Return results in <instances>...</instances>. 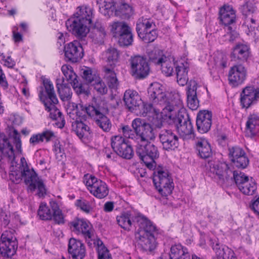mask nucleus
<instances>
[{
  "mask_svg": "<svg viewBox=\"0 0 259 259\" xmlns=\"http://www.w3.org/2000/svg\"><path fill=\"white\" fill-rule=\"evenodd\" d=\"M131 72L137 78H144L149 73L150 67L146 58L137 55L131 57L129 60Z\"/></svg>",
  "mask_w": 259,
  "mask_h": 259,
  "instance_id": "12",
  "label": "nucleus"
},
{
  "mask_svg": "<svg viewBox=\"0 0 259 259\" xmlns=\"http://www.w3.org/2000/svg\"><path fill=\"white\" fill-rule=\"evenodd\" d=\"M41 136L42 142L45 141L48 142L52 140V139L55 137L54 133L49 130H46L40 133Z\"/></svg>",
  "mask_w": 259,
  "mask_h": 259,
  "instance_id": "63",
  "label": "nucleus"
},
{
  "mask_svg": "<svg viewBox=\"0 0 259 259\" xmlns=\"http://www.w3.org/2000/svg\"><path fill=\"white\" fill-rule=\"evenodd\" d=\"M65 58L73 63L79 61L83 56V49L77 41H74L64 47Z\"/></svg>",
  "mask_w": 259,
  "mask_h": 259,
  "instance_id": "17",
  "label": "nucleus"
},
{
  "mask_svg": "<svg viewBox=\"0 0 259 259\" xmlns=\"http://www.w3.org/2000/svg\"><path fill=\"white\" fill-rule=\"evenodd\" d=\"M148 57L149 61L157 66H159L166 57L163 51L160 50H154L149 52Z\"/></svg>",
  "mask_w": 259,
  "mask_h": 259,
  "instance_id": "45",
  "label": "nucleus"
},
{
  "mask_svg": "<svg viewBox=\"0 0 259 259\" xmlns=\"http://www.w3.org/2000/svg\"><path fill=\"white\" fill-rule=\"evenodd\" d=\"M113 69L114 68H109L108 66H104L103 68L104 79L111 89L116 88L118 84V80Z\"/></svg>",
  "mask_w": 259,
  "mask_h": 259,
  "instance_id": "38",
  "label": "nucleus"
},
{
  "mask_svg": "<svg viewBox=\"0 0 259 259\" xmlns=\"http://www.w3.org/2000/svg\"><path fill=\"white\" fill-rule=\"evenodd\" d=\"M83 182L90 193L99 199L106 197L109 193L106 184L95 177L89 174L84 176Z\"/></svg>",
  "mask_w": 259,
  "mask_h": 259,
  "instance_id": "10",
  "label": "nucleus"
},
{
  "mask_svg": "<svg viewBox=\"0 0 259 259\" xmlns=\"http://www.w3.org/2000/svg\"><path fill=\"white\" fill-rule=\"evenodd\" d=\"M61 70L66 80L71 85L77 79V76L71 66L63 65L61 67Z\"/></svg>",
  "mask_w": 259,
  "mask_h": 259,
  "instance_id": "47",
  "label": "nucleus"
},
{
  "mask_svg": "<svg viewBox=\"0 0 259 259\" xmlns=\"http://www.w3.org/2000/svg\"><path fill=\"white\" fill-rule=\"evenodd\" d=\"M20 170L12 171L10 174V179L14 183H19L23 179V168L22 165L20 167Z\"/></svg>",
  "mask_w": 259,
  "mask_h": 259,
  "instance_id": "59",
  "label": "nucleus"
},
{
  "mask_svg": "<svg viewBox=\"0 0 259 259\" xmlns=\"http://www.w3.org/2000/svg\"><path fill=\"white\" fill-rule=\"evenodd\" d=\"M229 151V156L232 162L245 153L242 148L237 146L230 148Z\"/></svg>",
  "mask_w": 259,
  "mask_h": 259,
  "instance_id": "57",
  "label": "nucleus"
},
{
  "mask_svg": "<svg viewBox=\"0 0 259 259\" xmlns=\"http://www.w3.org/2000/svg\"><path fill=\"white\" fill-rule=\"evenodd\" d=\"M139 229L135 234L138 243L143 250L151 251L155 249L156 242L155 235L156 228L148 220L144 218L138 219Z\"/></svg>",
  "mask_w": 259,
  "mask_h": 259,
  "instance_id": "2",
  "label": "nucleus"
},
{
  "mask_svg": "<svg viewBox=\"0 0 259 259\" xmlns=\"http://www.w3.org/2000/svg\"><path fill=\"white\" fill-rule=\"evenodd\" d=\"M121 130L123 135L129 139H134L135 140L136 134L134 131L128 125H122Z\"/></svg>",
  "mask_w": 259,
  "mask_h": 259,
  "instance_id": "60",
  "label": "nucleus"
},
{
  "mask_svg": "<svg viewBox=\"0 0 259 259\" xmlns=\"http://www.w3.org/2000/svg\"><path fill=\"white\" fill-rule=\"evenodd\" d=\"M184 105L181 95L178 92L171 93L170 101L167 102L164 107L162 108L161 116L164 119L171 118L179 113L185 112Z\"/></svg>",
  "mask_w": 259,
  "mask_h": 259,
  "instance_id": "9",
  "label": "nucleus"
},
{
  "mask_svg": "<svg viewBox=\"0 0 259 259\" xmlns=\"http://www.w3.org/2000/svg\"><path fill=\"white\" fill-rule=\"evenodd\" d=\"M75 205L85 213H90L93 210L92 203L85 199H77L75 202Z\"/></svg>",
  "mask_w": 259,
  "mask_h": 259,
  "instance_id": "52",
  "label": "nucleus"
},
{
  "mask_svg": "<svg viewBox=\"0 0 259 259\" xmlns=\"http://www.w3.org/2000/svg\"><path fill=\"white\" fill-rule=\"evenodd\" d=\"M159 138L165 150H174L179 146V137L171 130H161L159 134Z\"/></svg>",
  "mask_w": 259,
  "mask_h": 259,
  "instance_id": "15",
  "label": "nucleus"
},
{
  "mask_svg": "<svg viewBox=\"0 0 259 259\" xmlns=\"http://www.w3.org/2000/svg\"><path fill=\"white\" fill-rule=\"evenodd\" d=\"M92 118H94L96 124L104 132H109L111 129L112 123L110 119L103 114L98 108H97Z\"/></svg>",
  "mask_w": 259,
  "mask_h": 259,
  "instance_id": "26",
  "label": "nucleus"
},
{
  "mask_svg": "<svg viewBox=\"0 0 259 259\" xmlns=\"http://www.w3.org/2000/svg\"><path fill=\"white\" fill-rule=\"evenodd\" d=\"M159 66H160L162 72L166 76L172 75L174 72V68L176 67L175 66L174 60L167 56L161 64H160Z\"/></svg>",
  "mask_w": 259,
  "mask_h": 259,
  "instance_id": "42",
  "label": "nucleus"
},
{
  "mask_svg": "<svg viewBox=\"0 0 259 259\" xmlns=\"http://www.w3.org/2000/svg\"><path fill=\"white\" fill-rule=\"evenodd\" d=\"M154 184L159 193L163 197L169 195L174 189L172 179L168 171L163 168H158L154 171Z\"/></svg>",
  "mask_w": 259,
  "mask_h": 259,
  "instance_id": "6",
  "label": "nucleus"
},
{
  "mask_svg": "<svg viewBox=\"0 0 259 259\" xmlns=\"http://www.w3.org/2000/svg\"><path fill=\"white\" fill-rule=\"evenodd\" d=\"M6 132L8 137L0 134V151L11 159L15 157V152L22 153L20 135L13 126H8Z\"/></svg>",
  "mask_w": 259,
  "mask_h": 259,
  "instance_id": "3",
  "label": "nucleus"
},
{
  "mask_svg": "<svg viewBox=\"0 0 259 259\" xmlns=\"http://www.w3.org/2000/svg\"><path fill=\"white\" fill-rule=\"evenodd\" d=\"M53 211L50 204L48 206L46 203H41L37 211L38 215L42 220H51L53 218Z\"/></svg>",
  "mask_w": 259,
  "mask_h": 259,
  "instance_id": "44",
  "label": "nucleus"
},
{
  "mask_svg": "<svg viewBox=\"0 0 259 259\" xmlns=\"http://www.w3.org/2000/svg\"><path fill=\"white\" fill-rule=\"evenodd\" d=\"M118 225L123 229L129 231L132 226L130 214L128 212H123L116 218Z\"/></svg>",
  "mask_w": 259,
  "mask_h": 259,
  "instance_id": "49",
  "label": "nucleus"
},
{
  "mask_svg": "<svg viewBox=\"0 0 259 259\" xmlns=\"http://www.w3.org/2000/svg\"><path fill=\"white\" fill-rule=\"evenodd\" d=\"M213 249L218 259H237L234 251L228 247L217 243L213 247Z\"/></svg>",
  "mask_w": 259,
  "mask_h": 259,
  "instance_id": "31",
  "label": "nucleus"
},
{
  "mask_svg": "<svg viewBox=\"0 0 259 259\" xmlns=\"http://www.w3.org/2000/svg\"><path fill=\"white\" fill-rule=\"evenodd\" d=\"M123 101L126 107L131 111L140 109V107L143 104V101L138 93L131 90L125 92Z\"/></svg>",
  "mask_w": 259,
  "mask_h": 259,
  "instance_id": "21",
  "label": "nucleus"
},
{
  "mask_svg": "<svg viewBox=\"0 0 259 259\" xmlns=\"http://www.w3.org/2000/svg\"><path fill=\"white\" fill-rule=\"evenodd\" d=\"M238 189L241 192L246 195H252L256 190V185L252 179L244 182L243 185L239 186Z\"/></svg>",
  "mask_w": 259,
  "mask_h": 259,
  "instance_id": "46",
  "label": "nucleus"
},
{
  "mask_svg": "<svg viewBox=\"0 0 259 259\" xmlns=\"http://www.w3.org/2000/svg\"><path fill=\"white\" fill-rule=\"evenodd\" d=\"M17 242L14 231L6 230L3 233L0 240V253L3 256L11 257L16 251Z\"/></svg>",
  "mask_w": 259,
  "mask_h": 259,
  "instance_id": "11",
  "label": "nucleus"
},
{
  "mask_svg": "<svg viewBox=\"0 0 259 259\" xmlns=\"http://www.w3.org/2000/svg\"><path fill=\"white\" fill-rule=\"evenodd\" d=\"M259 125V116L256 114H252L249 116L246 124L247 132H249L251 136H254L257 133L256 127Z\"/></svg>",
  "mask_w": 259,
  "mask_h": 259,
  "instance_id": "41",
  "label": "nucleus"
},
{
  "mask_svg": "<svg viewBox=\"0 0 259 259\" xmlns=\"http://www.w3.org/2000/svg\"><path fill=\"white\" fill-rule=\"evenodd\" d=\"M188 70L189 67L187 63H181L176 67L177 81L179 85L184 86L187 83Z\"/></svg>",
  "mask_w": 259,
  "mask_h": 259,
  "instance_id": "32",
  "label": "nucleus"
},
{
  "mask_svg": "<svg viewBox=\"0 0 259 259\" xmlns=\"http://www.w3.org/2000/svg\"><path fill=\"white\" fill-rule=\"evenodd\" d=\"M116 38L118 39V42L120 46L127 47L131 45L133 42V35L132 32V29H130Z\"/></svg>",
  "mask_w": 259,
  "mask_h": 259,
  "instance_id": "50",
  "label": "nucleus"
},
{
  "mask_svg": "<svg viewBox=\"0 0 259 259\" xmlns=\"http://www.w3.org/2000/svg\"><path fill=\"white\" fill-rule=\"evenodd\" d=\"M259 99L256 89L253 87H246L241 93V103L243 108H247Z\"/></svg>",
  "mask_w": 259,
  "mask_h": 259,
  "instance_id": "23",
  "label": "nucleus"
},
{
  "mask_svg": "<svg viewBox=\"0 0 259 259\" xmlns=\"http://www.w3.org/2000/svg\"><path fill=\"white\" fill-rule=\"evenodd\" d=\"M106 56L108 63L106 66H108L109 68H114L119 56L117 50L113 48L108 49L106 52Z\"/></svg>",
  "mask_w": 259,
  "mask_h": 259,
  "instance_id": "48",
  "label": "nucleus"
},
{
  "mask_svg": "<svg viewBox=\"0 0 259 259\" xmlns=\"http://www.w3.org/2000/svg\"><path fill=\"white\" fill-rule=\"evenodd\" d=\"M211 112L207 110L200 111L197 116L196 125L197 131L201 134L206 133L212 124Z\"/></svg>",
  "mask_w": 259,
  "mask_h": 259,
  "instance_id": "19",
  "label": "nucleus"
},
{
  "mask_svg": "<svg viewBox=\"0 0 259 259\" xmlns=\"http://www.w3.org/2000/svg\"><path fill=\"white\" fill-rule=\"evenodd\" d=\"M106 35L105 28L100 24H96L93 28L91 36L96 43L102 44Z\"/></svg>",
  "mask_w": 259,
  "mask_h": 259,
  "instance_id": "39",
  "label": "nucleus"
},
{
  "mask_svg": "<svg viewBox=\"0 0 259 259\" xmlns=\"http://www.w3.org/2000/svg\"><path fill=\"white\" fill-rule=\"evenodd\" d=\"M248 56V47L244 44H238L233 48L231 58L232 61L244 62L247 60Z\"/></svg>",
  "mask_w": 259,
  "mask_h": 259,
  "instance_id": "27",
  "label": "nucleus"
},
{
  "mask_svg": "<svg viewBox=\"0 0 259 259\" xmlns=\"http://www.w3.org/2000/svg\"><path fill=\"white\" fill-rule=\"evenodd\" d=\"M50 206L53 211V218L56 224H63L65 223L64 216L60 209L58 203L55 201L50 202Z\"/></svg>",
  "mask_w": 259,
  "mask_h": 259,
  "instance_id": "43",
  "label": "nucleus"
},
{
  "mask_svg": "<svg viewBox=\"0 0 259 259\" xmlns=\"http://www.w3.org/2000/svg\"><path fill=\"white\" fill-rule=\"evenodd\" d=\"M78 225H82L81 234H83L85 238H91L93 230L91 224L89 222L84 220V222H80L78 223Z\"/></svg>",
  "mask_w": 259,
  "mask_h": 259,
  "instance_id": "56",
  "label": "nucleus"
},
{
  "mask_svg": "<svg viewBox=\"0 0 259 259\" xmlns=\"http://www.w3.org/2000/svg\"><path fill=\"white\" fill-rule=\"evenodd\" d=\"M209 164L210 172L215 175L214 178L218 179V182L222 185L233 179L239 188L249 180L248 177L243 172L238 170L233 171L225 162L217 161L210 162Z\"/></svg>",
  "mask_w": 259,
  "mask_h": 259,
  "instance_id": "1",
  "label": "nucleus"
},
{
  "mask_svg": "<svg viewBox=\"0 0 259 259\" xmlns=\"http://www.w3.org/2000/svg\"><path fill=\"white\" fill-rule=\"evenodd\" d=\"M153 105H154L152 103H144L143 101L140 109L138 110L141 112L143 116H146L148 114H152L154 117L153 120L152 121L153 124L156 127L160 128L162 125V121L161 120H157V118L159 113L161 114L162 108L157 106L154 107Z\"/></svg>",
  "mask_w": 259,
  "mask_h": 259,
  "instance_id": "20",
  "label": "nucleus"
},
{
  "mask_svg": "<svg viewBox=\"0 0 259 259\" xmlns=\"http://www.w3.org/2000/svg\"><path fill=\"white\" fill-rule=\"evenodd\" d=\"M196 148L199 155L203 159L208 158L212 155L210 144L205 139H200L196 143Z\"/></svg>",
  "mask_w": 259,
  "mask_h": 259,
  "instance_id": "36",
  "label": "nucleus"
},
{
  "mask_svg": "<svg viewBox=\"0 0 259 259\" xmlns=\"http://www.w3.org/2000/svg\"><path fill=\"white\" fill-rule=\"evenodd\" d=\"M153 27H155V25L153 20L150 19L142 17L137 22L136 30L139 36H141V35H143V33Z\"/></svg>",
  "mask_w": 259,
  "mask_h": 259,
  "instance_id": "34",
  "label": "nucleus"
},
{
  "mask_svg": "<svg viewBox=\"0 0 259 259\" xmlns=\"http://www.w3.org/2000/svg\"><path fill=\"white\" fill-rule=\"evenodd\" d=\"M255 10V7L254 4L250 2H247L242 7V12L244 15L252 13Z\"/></svg>",
  "mask_w": 259,
  "mask_h": 259,
  "instance_id": "62",
  "label": "nucleus"
},
{
  "mask_svg": "<svg viewBox=\"0 0 259 259\" xmlns=\"http://www.w3.org/2000/svg\"><path fill=\"white\" fill-rule=\"evenodd\" d=\"M72 127L73 130L80 138L88 137L91 134L90 127L80 120H78L77 118L72 122Z\"/></svg>",
  "mask_w": 259,
  "mask_h": 259,
  "instance_id": "35",
  "label": "nucleus"
},
{
  "mask_svg": "<svg viewBox=\"0 0 259 259\" xmlns=\"http://www.w3.org/2000/svg\"><path fill=\"white\" fill-rule=\"evenodd\" d=\"M44 85L45 89V95H43L42 92L39 94V97L41 101L44 104L52 102L53 103H58V100L56 97L54 86L52 82L46 79L44 80Z\"/></svg>",
  "mask_w": 259,
  "mask_h": 259,
  "instance_id": "24",
  "label": "nucleus"
},
{
  "mask_svg": "<svg viewBox=\"0 0 259 259\" xmlns=\"http://www.w3.org/2000/svg\"><path fill=\"white\" fill-rule=\"evenodd\" d=\"M186 254H189L186 248H184L181 245H173L170 248V259H177V257Z\"/></svg>",
  "mask_w": 259,
  "mask_h": 259,
  "instance_id": "51",
  "label": "nucleus"
},
{
  "mask_svg": "<svg viewBox=\"0 0 259 259\" xmlns=\"http://www.w3.org/2000/svg\"><path fill=\"white\" fill-rule=\"evenodd\" d=\"M21 162L23 168V179L28 186V190L31 192L37 189V195L43 197L46 194V189L43 181L34 171L33 168H30L27 165L25 159L21 158Z\"/></svg>",
  "mask_w": 259,
  "mask_h": 259,
  "instance_id": "4",
  "label": "nucleus"
},
{
  "mask_svg": "<svg viewBox=\"0 0 259 259\" xmlns=\"http://www.w3.org/2000/svg\"><path fill=\"white\" fill-rule=\"evenodd\" d=\"M157 36L156 31L155 27L152 28L151 29L147 31L146 33L139 36L145 42L149 43L153 41Z\"/></svg>",
  "mask_w": 259,
  "mask_h": 259,
  "instance_id": "55",
  "label": "nucleus"
},
{
  "mask_svg": "<svg viewBox=\"0 0 259 259\" xmlns=\"http://www.w3.org/2000/svg\"><path fill=\"white\" fill-rule=\"evenodd\" d=\"M197 83L196 81L191 80L188 87L187 96L188 106L192 110L197 109L199 106V101L197 98Z\"/></svg>",
  "mask_w": 259,
  "mask_h": 259,
  "instance_id": "25",
  "label": "nucleus"
},
{
  "mask_svg": "<svg viewBox=\"0 0 259 259\" xmlns=\"http://www.w3.org/2000/svg\"><path fill=\"white\" fill-rule=\"evenodd\" d=\"M58 103H53L52 102L44 104L46 110L50 112L49 116L53 120H59L61 121L59 123H57L60 128H62L65 125V120L62 116V113L56 107V105Z\"/></svg>",
  "mask_w": 259,
  "mask_h": 259,
  "instance_id": "29",
  "label": "nucleus"
},
{
  "mask_svg": "<svg viewBox=\"0 0 259 259\" xmlns=\"http://www.w3.org/2000/svg\"><path fill=\"white\" fill-rule=\"evenodd\" d=\"M249 159L246 156V154L242 155L240 157H238L236 159L232 161L234 165L239 168L244 169L249 164Z\"/></svg>",
  "mask_w": 259,
  "mask_h": 259,
  "instance_id": "58",
  "label": "nucleus"
},
{
  "mask_svg": "<svg viewBox=\"0 0 259 259\" xmlns=\"http://www.w3.org/2000/svg\"><path fill=\"white\" fill-rule=\"evenodd\" d=\"M170 124L176 125L180 135L184 139H190L194 137V130L188 114L186 112L179 113L171 118L165 119Z\"/></svg>",
  "mask_w": 259,
  "mask_h": 259,
  "instance_id": "8",
  "label": "nucleus"
},
{
  "mask_svg": "<svg viewBox=\"0 0 259 259\" xmlns=\"http://www.w3.org/2000/svg\"><path fill=\"white\" fill-rule=\"evenodd\" d=\"M64 78L57 79L56 86L60 99L63 101H68L71 98V90L70 87L64 83Z\"/></svg>",
  "mask_w": 259,
  "mask_h": 259,
  "instance_id": "33",
  "label": "nucleus"
},
{
  "mask_svg": "<svg viewBox=\"0 0 259 259\" xmlns=\"http://www.w3.org/2000/svg\"><path fill=\"white\" fill-rule=\"evenodd\" d=\"M73 17L90 26L93 18V10L85 6L78 7Z\"/></svg>",
  "mask_w": 259,
  "mask_h": 259,
  "instance_id": "28",
  "label": "nucleus"
},
{
  "mask_svg": "<svg viewBox=\"0 0 259 259\" xmlns=\"http://www.w3.org/2000/svg\"><path fill=\"white\" fill-rule=\"evenodd\" d=\"M96 108L97 107L93 106H84L82 104H79L76 105L74 111L79 118H84L86 114L92 118L93 116L95 115Z\"/></svg>",
  "mask_w": 259,
  "mask_h": 259,
  "instance_id": "40",
  "label": "nucleus"
},
{
  "mask_svg": "<svg viewBox=\"0 0 259 259\" xmlns=\"http://www.w3.org/2000/svg\"><path fill=\"white\" fill-rule=\"evenodd\" d=\"M133 13V10L131 6L126 4H122L118 9L116 10V14L124 18L128 17Z\"/></svg>",
  "mask_w": 259,
  "mask_h": 259,
  "instance_id": "53",
  "label": "nucleus"
},
{
  "mask_svg": "<svg viewBox=\"0 0 259 259\" xmlns=\"http://www.w3.org/2000/svg\"><path fill=\"white\" fill-rule=\"evenodd\" d=\"M72 86L78 95L83 94L84 95H88L89 94L88 85L85 84L80 83L78 79L75 81V82L72 84Z\"/></svg>",
  "mask_w": 259,
  "mask_h": 259,
  "instance_id": "54",
  "label": "nucleus"
},
{
  "mask_svg": "<svg viewBox=\"0 0 259 259\" xmlns=\"http://www.w3.org/2000/svg\"><path fill=\"white\" fill-rule=\"evenodd\" d=\"M221 22L227 27L235 22L236 15L234 10L230 6H224L220 11Z\"/></svg>",
  "mask_w": 259,
  "mask_h": 259,
  "instance_id": "30",
  "label": "nucleus"
},
{
  "mask_svg": "<svg viewBox=\"0 0 259 259\" xmlns=\"http://www.w3.org/2000/svg\"><path fill=\"white\" fill-rule=\"evenodd\" d=\"M66 26L69 31L80 38L85 36L90 31V25L74 17L67 20Z\"/></svg>",
  "mask_w": 259,
  "mask_h": 259,
  "instance_id": "16",
  "label": "nucleus"
},
{
  "mask_svg": "<svg viewBox=\"0 0 259 259\" xmlns=\"http://www.w3.org/2000/svg\"><path fill=\"white\" fill-rule=\"evenodd\" d=\"M246 76V70L241 64L232 66L229 72L228 80L233 87H237L243 82Z\"/></svg>",
  "mask_w": 259,
  "mask_h": 259,
  "instance_id": "18",
  "label": "nucleus"
},
{
  "mask_svg": "<svg viewBox=\"0 0 259 259\" xmlns=\"http://www.w3.org/2000/svg\"><path fill=\"white\" fill-rule=\"evenodd\" d=\"M82 76L86 82L89 83L94 81L95 75L92 73L91 69L87 68L85 69H82Z\"/></svg>",
  "mask_w": 259,
  "mask_h": 259,
  "instance_id": "61",
  "label": "nucleus"
},
{
  "mask_svg": "<svg viewBox=\"0 0 259 259\" xmlns=\"http://www.w3.org/2000/svg\"><path fill=\"white\" fill-rule=\"evenodd\" d=\"M136 154L146 166L150 169L155 168V160L158 158L159 153L158 148L149 141L137 144Z\"/></svg>",
  "mask_w": 259,
  "mask_h": 259,
  "instance_id": "5",
  "label": "nucleus"
},
{
  "mask_svg": "<svg viewBox=\"0 0 259 259\" xmlns=\"http://www.w3.org/2000/svg\"><path fill=\"white\" fill-rule=\"evenodd\" d=\"M149 99L154 106L163 108L167 101V98L164 88L158 83L154 82L150 84L148 90Z\"/></svg>",
  "mask_w": 259,
  "mask_h": 259,
  "instance_id": "14",
  "label": "nucleus"
},
{
  "mask_svg": "<svg viewBox=\"0 0 259 259\" xmlns=\"http://www.w3.org/2000/svg\"><path fill=\"white\" fill-rule=\"evenodd\" d=\"M98 254L99 259H112L111 255L106 247L100 248L98 250Z\"/></svg>",
  "mask_w": 259,
  "mask_h": 259,
  "instance_id": "64",
  "label": "nucleus"
},
{
  "mask_svg": "<svg viewBox=\"0 0 259 259\" xmlns=\"http://www.w3.org/2000/svg\"><path fill=\"white\" fill-rule=\"evenodd\" d=\"M110 27L113 36L116 38L131 28L124 21H114L110 25Z\"/></svg>",
  "mask_w": 259,
  "mask_h": 259,
  "instance_id": "37",
  "label": "nucleus"
},
{
  "mask_svg": "<svg viewBox=\"0 0 259 259\" xmlns=\"http://www.w3.org/2000/svg\"><path fill=\"white\" fill-rule=\"evenodd\" d=\"M136 134L135 141L137 144L146 143L155 138V135L152 125L145 120L137 118L132 123Z\"/></svg>",
  "mask_w": 259,
  "mask_h": 259,
  "instance_id": "7",
  "label": "nucleus"
},
{
  "mask_svg": "<svg viewBox=\"0 0 259 259\" xmlns=\"http://www.w3.org/2000/svg\"><path fill=\"white\" fill-rule=\"evenodd\" d=\"M111 145L114 151L120 157L127 159L132 158L134 155L133 148L122 136H112L111 138Z\"/></svg>",
  "mask_w": 259,
  "mask_h": 259,
  "instance_id": "13",
  "label": "nucleus"
},
{
  "mask_svg": "<svg viewBox=\"0 0 259 259\" xmlns=\"http://www.w3.org/2000/svg\"><path fill=\"white\" fill-rule=\"evenodd\" d=\"M68 246V253L73 258L82 259L85 256V246L79 240L70 238Z\"/></svg>",
  "mask_w": 259,
  "mask_h": 259,
  "instance_id": "22",
  "label": "nucleus"
}]
</instances>
